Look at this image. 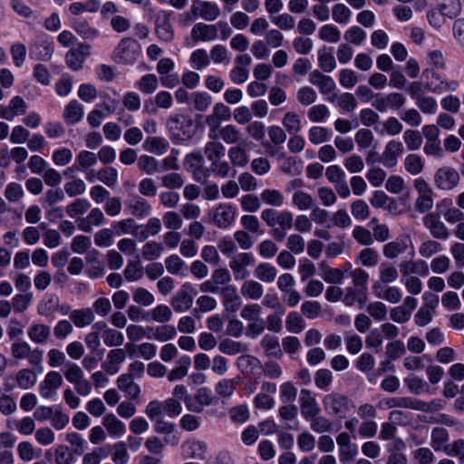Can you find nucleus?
I'll return each mask as SVG.
<instances>
[{
  "label": "nucleus",
  "mask_w": 464,
  "mask_h": 464,
  "mask_svg": "<svg viewBox=\"0 0 464 464\" xmlns=\"http://www.w3.org/2000/svg\"><path fill=\"white\" fill-rule=\"evenodd\" d=\"M372 288L378 297H381L392 304L399 303L402 297L401 290L396 286H389L383 289L382 292H378V290L382 288V285L379 282H376L372 285Z\"/></svg>",
  "instance_id": "nucleus-40"
},
{
  "label": "nucleus",
  "mask_w": 464,
  "mask_h": 464,
  "mask_svg": "<svg viewBox=\"0 0 464 464\" xmlns=\"http://www.w3.org/2000/svg\"><path fill=\"white\" fill-rule=\"evenodd\" d=\"M70 319L78 328H83L93 323L95 319L94 312L90 307L75 309L70 314Z\"/></svg>",
  "instance_id": "nucleus-29"
},
{
  "label": "nucleus",
  "mask_w": 464,
  "mask_h": 464,
  "mask_svg": "<svg viewBox=\"0 0 464 464\" xmlns=\"http://www.w3.org/2000/svg\"><path fill=\"white\" fill-rule=\"evenodd\" d=\"M164 251L162 244L156 241H149L142 247V256L144 259L152 261L158 259Z\"/></svg>",
  "instance_id": "nucleus-51"
},
{
  "label": "nucleus",
  "mask_w": 464,
  "mask_h": 464,
  "mask_svg": "<svg viewBox=\"0 0 464 464\" xmlns=\"http://www.w3.org/2000/svg\"><path fill=\"white\" fill-rule=\"evenodd\" d=\"M97 155L89 150H82L78 153L74 164L68 168L64 174L68 176L73 170L86 171L97 163Z\"/></svg>",
  "instance_id": "nucleus-21"
},
{
  "label": "nucleus",
  "mask_w": 464,
  "mask_h": 464,
  "mask_svg": "<svg viewBox=\"0 0 464 464\" xmlns=\"http://www.w3.org/2000/svg\"><path fill=\"white\" fill-rule=\"evenodd\" d=\"M169 130L176 136H185L190 138L192 136V120L184 114H175L170 116L167 121Z\"/></svg>",
  "instance_id": "nucleus-12"
},
{
  "label": "nucleus",
  "mask_w": 464,
  "mask_h": 464,
  "mask_svg": "<svg viewBox=\"0 0 464 464\" xmlns=\"http://www.w3.org/2000/svg\"><path fill=\"white\" fill-rule=\"evenodd\" d=\"M285 327L290 333H301L305 327L304 320L297 312H291L286 317Z\"/></svg>",
  "instance_id": "nucleus-54"
},
{
  "label": "nucleus",
  "mask_w": 464,
  "mask_h": 464,
  "mask_svg": "<svg viewBox=\"0 0 464 464\" xmlns=\"http://www.w3.org/2000/svg\"><path fill=\"white\" fill-rule=\"evenodd\" d=\"M167 271L171 275L185 276L188 271L187 264L178 255H170L165 259Z\"/></svg>",
  "instance_id": "nucleus-41"
},
{
  "label": "nucleus",
  "mask_w": 464,
  "mask_h": 464,
  "mask_svg": "<svg viewBox=\"0 0 464 464\" xmlns=\"http://www.w3.org/2000/svg\"><path fill=\"white\" fill-rule=\"evenodd\" d=\"M96 177L106 186L113 187L118 180V171L113 167H105L97 172Z\"/></svg>",
  "instance_id": "nucleus-60"
},
{
  "label": "nucleus",
  "mask_w": 464,
  "mask_h": 464,
  "mask_svg": "<svg viewBox=\"0 0 464 464\" xmlns=\"http://www.w3.org/2000/svg\"><path fill=\"white\" fill-rule=\"evenodd\" d=\"M63 382L61 373L55 371L49 372L39 384V392L44 399H50L56 395L57 390Z\"/></svg>",
  "instance_id": "nucleus-15"
},
{
  "label": "nucleus",
  "mask_w": 464,
  "mask_h": 464,
  "mask_svg": "<svg viewBox=\"0 0 464 464\" xmlns=\"http://www.w3.org/2000/svg\"><path fill=\"white\" fill-rule=\"evenodd\" d=\"M90 53L91 45L86 43H79L76 48L67 52L66 63L73 71H78L82 68V64Z\"/></svg>",
  "instance_id": "nucleus-13"
},
{
  "label": "nucleus",
  "mask_w": 464,
  "mask_h": 464,
  "mask_svg": "<svg viewBox=\"0 0 464 464\" xmlns=\"http://www.w3.org/2000/svg\"><path fill=\"white\" fill-rule=\"evenodd\" d=\"M237 208L231 204L221 203L213 211L212 221L219 228L229 227L236 219Z\"/></svg>",
  "instance_id": "nucleus-9"
},
{
  "label": "nucleus",
  "mask_w": 464,
  "mask_h": 464,
  "mask_svg": "<svg viewBox=\"0 0 464 464\" xmlns=\"http://www.w3.org/2000/svg\"><path fill=\"white\" fill-rule=\"evenodd\" d=\"M218 37L217 25L197 23L191 29V38L195 42L213 41Z\"/></svg>",
  "instance_id": "nucleus-20"
},
{
  "label": "nucleus",
  "mask_w": 464,
  "mask_h": 464,
  "mask_svg": "<svg viewBox=\"0 0 464 464\" xmlns=\"http://www.w3.org/2000/svg\"><path fill=\"white\" fill-rule=\"evenodd\" d=\"M30 340L38 344L46 343L51 335V328L44 324H34L27 331Z\"/></svg>",
  "instance_id": "nucleus-31"
},
{
  "label": "nucleus",
  "mask_w": 464,
  "mask_h": 464,
  "mask_svg": "<svg viewBox=\"0 0 464 464\" xmlns=\"http://www.w3.org/2000/svg\"><path fill=\"white\" fill-rule=\"evenodd\" d=\"M218 136L227 145H237L240 142L246 141L243 134L235 125L227 124L219 130Z\"/></svg>",
  "instance_id": "nucleus-28"
},
{
  "label": "nucleus",
  "mask_w": 464,
  "mask_h": 464,
  "mask_svg": "<svg viewBox=\"0 0 464 464\" xmlns=\"http://www.w3.org/2000/svg\"><path fill=\"white\" fill-rule=\"evenodd\" d=\"M323 271V278L329 284H340L344 276L343 272L339 268L329 267L324 263L320 265Z\"/></svg>",
  "instance_id": "nucleus-56"
},
{
  "label": "nucleus",
  "mask_w": 464,
  "mask_h": 464,
  "mask_svg": "<svg viewBox=\"0 0 464 464\" xmlns=\"http://www.w3.org/2000/svg\"><path fill=\"white\" fill-rule=\"evenodd\" d=\"M422 77L426 79L425 89L433 93L454 92L459 88L457 81L444 80L433 68L425 69L422 72Z\"/></svg>",
  "instance_id": "nucleus-5"
},
{
  "label": "nucleus",
  "mask_w": 464,
  "mask_h": 464,
  "mask_svg": "<svg viewBox=\"0 0 464 464\" xmlns=\"http://www.w3.org/2000/svg\"><path fill=\"white\" fill-rule=\"evenodd\" d=\"M100 7L101 2L99 0H88L85 3H72L69 6V10L73 15H79L84 12L95 13Z\"/></svg>",
  "instance_id": "nucleus-45"
},
{
  "label": "nucleus",
  "mask_w": 464,
  "mask_h": 464,
  "mask_svg": "<svg viewBox=\"0 0 464 464\" xmlns=\"http://www.w3.org/2000/svg\"><path fill=\"white\" fill-rule=\"evenodd\" d=\"M138 168L147 175L162 172L160 162L152 156L142 155L138 160Z\"/></svg>",
  "instance_id": "nucleus-37"
},
{
  "label": "nucleus",
  "mask_w": 464,
  "mask_h": 464,
  "mask_svg": "<svg viewBox=\"0 0 464 464\" xmlns=\"http://www.w3.org/2000/svg\"><path fill=\"white\" fill-rule=\"evenodd\" d=\"M118 388L126 393V395L132 400H136L140 396V388L134 382L131 375L121 374L117 380Z\"/></svg>",
  "instance_id": "nucleus-30"
},
{
  "label": "nucleus",
  "mask_w": 464,
  "mask_h": 464,
  "mask_svg": "<svg viewBox=\"0 0 464 464\" xmlns=\"http://www.w3.org/2000/svg\"><path fill=\"white\" fill-rule=\"evenodd\" d=\"M282 123L290 135L296 134L301 130V121L295 112H286L283 118Z\"/></svg>",
  "instance_id": "nucleus-57"
},
{
  "label": "nucleus",
  "mask_w": 464,
  "mask_h": 464,
  "mask_svg": "<svg viewBox=\"0 0 464 464\" xmlns=\"http://www.w3.org/2000/svg\"><path fill=\"white\" fill-rule=\"evenodd\" d=\"M218 349L223 353L235 355L246 352L247 347L246 344L239 342L225 339L219 343Z\"/></svg>",
  "instance_id": "nucleus-50"
},
{
  "label": "nucleus",
  "mask_w": 464,
  "mask_h": 464,
  "mask_svg": "<svg viewBox=\"0 0 464 464\" xmlns=\"http://www.w3.org/2000/svg\"><path fill=\"white\" fill-rule=\"evenodd\" d=\"M143 148L149 152L162 155L169 148V141L162 137H148L143 143Z\"/></svg>",
  "instance_id": "nucleus-39"
},
{
  "label": "nucleus",
  "mask_w": 464,
  "mask_h": 464,
  "mask_svg": "<svg viewBox=\"0 0 464 464\" xmlns=\"http://www.w3.org/2000/svg\"><path fill=\"white\" fill-rule=\"evenodd\" d=\"M203 151L207 160L211 163L214 160L224 158L226 148L222 142L218 140V139L210 140L206 142Z\"/></svg>",
  "instance_id": "nucleus-33"
},
{
  "label": "nucleus",
  "mask_w": 464,
  "mask_h": 464,
  "mask_svg": "<svg viewBox=\"0 0 464 464\" xmlns=\"http://www.w3.org/2000/svg\"><path fill=\"white\" fill-rule=\"evenodd\" d=\"M403 144L397 140L389 141L382 153V163L386 168H392L397 164L398 157L403 153Z\"/></svg>",
  "instance_id": "nucleus-18"
},
{
  "label": "nucleus",
  "mask_w": 464,
  "mask_h": 464,
  "mask_svg": "<svg viewBox=\"0 0 464 464\" xmlns=\"http://www.w3.org/2000/svg\"><path fill=\"white\" fill-rule=\"evenodd\" d=\"M149 316L154 322L165 324L171 320L172 311L166 304H159L148 312Z\"/></svg>",
  "instance_id": "nucleus-44"
},
{
  "label": "nucleus",
  "mask_w": 464,
  "mask_h": 464,
  "mask_svg": "<svg viewBox=\"0 0 464 464\" xmlns=\"http://www.w3.org/2000/svg\"><path fill=\"white\" fill-rule=\"evenodd\" d=\"M408 236L399 237L394 241L389 242L383 246V255L390 259L396 258L408 248Z\"/></svg>",
  "instance_id": "nucleus-26"
},
{
  "label": "nucleus",
  "mask_w": 464,
  "mask_h": 464,
  "mask_svg": "<svg viewBox=\"0 0 464 464\" xmlns=\"http://www.w3.org/2000/svg\"><path fill=\"white\" fill-rule=\"evenodd\" d=\"M59 306V299L55 295L44 297L37 306V312L41 315L47 316L57 310Z\"/></svg>",
  "instance_id": "nucleus-55"
},
{
  "label": "nucleus",
  "mask_w": 464,
  "mask_h": 464,
  "mask_svg": "<svg viewBox=\"0 0 464 464\" xmlns=\"http://www.w3.org/2000/svg\"><path fill=\"white\" fill-rule=\"evenodd\" d=\"M261 218L271 228V236L276 241H282L294 226V216L288 210L278 212L273 208H266L261 212Z\"/></svg>",
  "instance_id": "nucleus-1"
},
{
  "label": "nucleus",
  "mask_w": 464,
  "mask_h": 464,
  "mask_svg": "<svg viewBox=\"0 0 464 464\" xmlns=\"http://www.w3.org/2000/svg\"><path fill=\"white\" fill-rule=\"evenodd\" d=\"M319 38L324 42L335 44L338 43L341 39V32L334 24H327L320 28Z\"/></svg>",
  "instance_id": "nucleus-49"
},
{
  "label": "nucleus",
  "mask_w": 464,
  "mask_h": 464,
  "mask_svg": "<svg viewBox=\"0 0 464 464\" xmlns=\"http://www.w3.org/2000/svg\"><path fill=\"white\" fill-rule=\"evenodd\" d=\"M403 140L409 150H418L423 142L421 133L413 129L406 130L403 133Z\"/></svg>",
  "instance_id": "nucleus-46"
},
{
  "label": "nucleus",
  "mask_w": 464,
  "mask_h": 464,
  "mask_svg": "<svg viewBox=\"0 0 464 464\" xmlns=\"http://www.w3.org/2000/svg\"><path fill=\"white\" fill-rule=\"evenodd\" d=\"M83 116L82 105L76 100L71 101L65 107L63 119L68 124H75L82 120Z\"/></svg>",
  "instance_id": "nucleus-36"
},
{
  "label": "nucleus",
  "mask_w": 464,
  "mask_h": 464,
  "mask_svg": "<svg viewBox=\"0 0 464 464\" xmlns=\"http://www.w3.org/2000/svg\"><path fill=\"white\" fill-rule=\"evenodd\" d=\"M141 46L132 37L122 38L113 51L112 59L120 64H133L140 55Z\"/></svg>",
  "instance_id": "nucleus-3"
},
{
  "label": "nucleus",
  "mask_w": 464,
  "mask_h": 464,
  "mask_svg": "<svg viewBox=\"0 0 464 464\" xmlns=\"http://www.w3.org/2000/svg\"><path fill=\"white\" fill-rule=\"evenodd\" d=\"M191 360L188 355L180 357L176 362V366L169 372L168 380L169 382H175L183 379L188 372Z\"/></svg>",
  "instance_id": "nucleus-35"
},
{
  "label": "nucleus",
  "mask_w": 464,
  "mask_h": 464,
  "mask_svg": "<svg viewBox=\"0 0 464 464\" xmlns=\"http://www.w3.org/2000/svg\"><path fill=\"white\" fill-rule=\"evenodd\" d=\"M367 299V294L362 293L354 288L347 287L343 302L347 306H352L355 303H358L362 307L366 304Z\"/></svg>",
  "instance_id": "nucleus-48"
},
{
  "label": "nucleus",
  "mask_w": 464,
  "mask_h": 464,
  "mask_svg": "<svg viewBox=\"0 0 464 464\" xmlns=\"http://www.w3.org/2000/svg\"><path fill=\"white\" fill-rule=\"evenodd\" d=\"M318 65L325 72H333L336 67L334 56L325 49L320 50L318 52Z\"/></svg>",
  "instance_id": "nucleus-58"
},
{
  "label": "nucleus",
  "mask_w": 464,
  "mask_h": 464,
  "mask_svg": "<svg viewBox=\"0 0 464 464\" xmlns=\"http://www.w3.org/2000/svg\"><path fill=\"white\" fill-rule=\"evenodd\" d=\"M459 172L452 167H441L434 174V183L439 189L451 190L459 183Z\"/></svg>",
  "instance_id": "nucleus-7"
},
{
  "label": "nucleus",
  "mask_w": 464,
  "mask_h": 464,
  "mask_svg": "<svg viewBox=\"0 0 464 464\" xmlns=\"http://www.w3.org/2000/svg\"><path fill=\"white\" fill-rule=\"evenodd\" d=\"M220 295L226 311L236 313L242 306V299L235 285H227L222 287Z\"/></svg>",
  "instance_id": "nucleus-16"
},
{
  "label": "nucleus",
  "mask_w": 464,
  "mask_h": 464,
  "mask_svg": "<svg viewBox=\"0 0 464 464\" xmlns=\"http://www.w3.org/2000/svg\"><path fill=\"white\" fill-rule=\"evenodd\" d=\"M73 30L84 40H94L100 34L97 28L92 27L84 19H76L72 23Z\"/></svg>",
  "instance_id": "nucleus-32"
},
{
  "label": "nucleus",
  "mask_w": 464,
  "mask_h": 464,
  "mask_svg": "<svg viewBox=\"0 0 464 464\" xmlns=\"http://www.w3.org/2000/svg\"><path fill=\"white\" fill-rule=\"evenodd\" d=\"M53 53V43L47 40L34 43L30 47V55L37 61H49Z\"/></svg>",
  "instance_id": "nucleus-25"
},
{
  "label": "nucleus",
  "mask_w": 464,
  "mask_h": 464,
  "mask_svg": "<svg viewBox=\"0 0 464 464\" xmlns=\"http://www.w3.org/2000/svg\"><path fill=\"white\" fill-rule=\"evenodd\" d=\"M293 204L300 210L312 208L315 204L314 198L302 190H298L293 195Z\"/></svg>",
  "instance_id": "nucleus-59"
},
{
  "label": "nucleus",
  "mask_w": 464,
  "mask_h": 464,
  "mask_svg": "<svg viewBox=\"0 0 464 464\" xmlns=\"http://www.w3.org/2000/svg\"><path fill=\"white\" fill-rule=\"evenodd\" d=\"M125 206L130 213L136 218L148 216L151 211V207L147 199L134 195L125 201Z\"/></svg>",
  "instance_id": "nucleus-19"
},
{
  "label": "nucleus",
  "mask_w": 464,
  "mask_h": 464,
  "mask_svg": "<svg viewBox=\"0 0 464 464\" xmlns=\"http://www.w3.org/2000/svg\"><path fill=\"white\" fill-rule=\"evenodd\" d=\"M260 198L264 203L277 208L283 206L285 200L284 195L281 191L269 188L262 191Z\"/></svg>",
  "instance_id": "nucleus-52"
},
{
  "label": "nucleus",
  "mask_w": 464,
  "mask_h": 464,
  "mask_svg": "<svg viewBox=\"0 0 464 464\" xmlns=\"http://www.w3.org/2000/svg\"><path fill=\"white\" fill-rule=\"evenodd\" d=\"M195 288L189 283H185L181 288L172 296L170 304L177 313L189 310L193 304Z\"/></svg>",
  "instance_id": "nucleus-6"
},
{
  "label": "nucleus",
  "mask_w": 464,
  "mask_h": 464,
  "mask_svg": "<svg viewBox=\"0 0 464 464\" xmlns=\"http://www.w3.org/2000/svg\"><path fill=\"white\" fill-rule=\"evenodd\" d=\"M309 82L319 88L320 92L328 94L332 92L336 85L332 77L322 73L318 70L313 71L309 75Z\"/></svg>",
  "instance_id": "nucleus-24"
},
{
  "label": "nucleus",
  "mask_w": 464,
  "mask_h": 464,
  "mask_svg": "<svg viewBox=\"0 0 464 464\" xmlns=\"http://www.w3.org/2000/svg\"><path fill=\"white\" fill-rule=\"evenodd\" d=\"M102 337L104 344L108 347L121 346L124 342L123 334L113 328L103 331Z\"/></svg>",
  "instance_id": "nucleus-61"
},
{
  "label": "nucleus",
  "mask_w": 464,
  "mask_h": 464,
  "mask_svg": "<svg viewBox=\"0 0 464 464\" xmlns=\"http://www.w3.org/2000/svg\"><path fill=\"white\" fill-rule=\"evenodd\" d=\"M323 405L325 412L331 416L344 419L355 408L353 401L345 394L339 392H332L323 398Z\"/></svg>",
  "instance_id": "nucleus-2"
},
{
  "label": "nucleus",
  "mask_w": 464,
  "mask_h": 464,
  "mask_svg": "<svg viewBox=\"0 0 464 464\" xmlns=\"http://www.w3.org/2000/svg\"><path fill=\"white\" fill-rule=\"evenodd\" d=\"M16 383L23 390H29L36 383L37 377L33 369L24 368L16 374Z\"/></svg>",
  "instance_id": "nucleus-43"
},
{
  "label": "nucleus",
  "mask_w": 464,
  "mask_h": 464,
  "mask_svg": "<svg viewBox=\"0 0 464 464\" xmlns=\"http://www.w3.org/2000/svg\"><path fill=\"white\" fill-rule=\"evenodd\" d=\"M214 398L207 388H199L194 395L184 398L186 408L192 412L201 413L205 407L213 403Z\"/></svg>",
  "instance_id": "nucleus-8"
},
{
  "label": "nucleus",
  "mask_w": 464,
  "mask_h": 464,
  "mask_svg": "<svg viewBox=\"0 0 464 464\" xmlns=\"http://www.w3.org/2000/svg\"><path fill=\"white\" fill-rule=\"evenodd\" d=\"M227 157L230 160V164L234 166L235 169L246 167L250 160L246 140L229 147L227 150Z\"/></svg>",
  "instance_id": "nucleus-17"
},
{
  "label": "nucleus",
  "mask_w": 464,
  "mask_h": 464,
  "mask_svg": "<svg viewBox=\"0 0 464 464\" xmlns=\"http://www.w3.org/2000/svg\"><path fill=\"white\" fill-rule=\"evenodd\" d=\"M177 335V329L172 324H161L157 327H148V339H154L156 341L165 343L172 340Z\"/></svg>",
  "instance_id": "nucleus-22"
},
{
  "label": "nucleus",
  "mask_w": 464,
  "mask_h": 464,
  "mask_svg": "<svg viewBox=\"0 0 464 464\" xmlns=\"http://www.w3.org/2000/svg\"><path fill=\"white\" fill-rule=\"evenodd\" d=\"M307 421H310V428L316 433H324L332 430L333 422L324 415L320 413L313 418H310Z\"/></svg>",
  "instance_id": "nucleus-53"
},
{
  "label": "nucleus",
  "mask_w": 464,
  "mask_h": 464,
  "mask_svg": "<svg viewBox=\"0 0 464 464\" xmlns=\"http://www.w3.org/2000/svg\"><path fill=\"white\" fill-rule=\"evenodd\" d=\"M91 204L85 198H77L71 204L67 205L65 210L69 217L75 218L82 215L90 208Z\"/></svg>",
  "instance_id": "nucleus-62"
},
{
  "label": "nucleus",
  "mask_w": 464,
  "mask_h": 464,
  "mask_svg": "<svg viewBox=\"0 0 464 464\" xmlns=\"http://www.w3.org/2000/svg\"><path fill=\"white\" fill-rule=\"evenodd\" d=\"M161 185L168 189L180 188L185 180L183 177L178 172H171L160 178Z\"/></svg>",
  "instance_id": "nucleus-64"
},
{
  "label": "nucleus",
  "mask_w": 464,
  "mask_h": 464,
  "mask_svg": "<svg viewBox=\"0 0 464 464\" xmlns=\"http://www.w3.org/2000/svg\"><path fill=\"white\" fill-rule=\"evenodd\" d=\"M300 411L303 418L308 420L321 412L314 394L307 389H302L299 396Z\"/></svg>",
  "instance_id": "nucleus-11"
},
{
  "label": "nucleus",
  "mask_w": 464,
  "mask_h": 464,
  "mask_svg": "<svg viewBox=\"0 0 464 464\" xmlns=\"http://www.w3.org/2000/svg\"><path fill=\"white\" fill-rule=\"evenodd\" d=\"M11 354L14 359H27L29 364L38 372L43 371L44 352L39 348L32 349L31 345L25 341H17L12 343Z\"/></svg>",
  "instance_id": "nucleus-4"
},
{
  "label": "nucleus",
  "mask_w": 464,
  "mask_h": 464,
  "mask_svg": "<svg viewBox=\"0 0 464 464\" xmlns=\"http://www.w3.org/2000/svg\"><path fill=\"white\" fill-rule=\"evenodd\" d=\"M350 276L353 278V285L350 287L357 289L362 293L367 294V283L369 279L368 273H366L364 270L361 268H356L351 272Z\"/></svg>",
  "instance_id": "nucleus-47"
},
{
  "label": "nucleus",
  "mask_w": 464,
  "mask_h": 464,
  "mask_svg": "<svg viewBox=\"0 0 464 464\" xmlns=\"http://www.w3.org/2000/svg\"><path fill=\"white\" fill-rule=\"evenodd\" d=\"M182 450L186 458L192 459L204 460L208 451V446L205 442L190 440L183 443Z\"/></svg>",
  "instance_id": "nucleus-23"
},
{
  "label": "nucleus",
  "mask_w": 464,
  "mask_h": 464,
  "mask_svg": "<svg viewBox=\"0 0 464 464\" xmlns=\"http://www.w3.org/2000/svg\"><path fill=\"white\" fill-rule=\"evenodd\" d=\"M241 294L247 299L258 300L264 294V287L256 280H246L241 285Z\"/></svg>",
  "instance_id": "nucleus-38"
},
{
  "label": "nucleus",
  "mask_w": 464,
  "mask_h": 464,
  "mask_svg": "<svg viewBox=\"0 0 464 464\" xmlns=\"http://www.w3.org/2000/svg\"><path fill=\"white\" fill-rule=\"evenodd\" d=\"M256 277L266 283H272L277 275L276 268L269 263H260L255 268Z\"/></svg>",
  "instance_id": "nucleus-42"
},
{
  "label": "nucleus",
  "mask_w": 464,
  "mask_h": 464,
  "mask_svg": "<svg viewBox=\"0 0 464 464\" xmlns=\"http://www.w3.org/2000/svg\"><path fill=\"white\" fill-rule=\"evenodd\" d=\"M406 353L405 345L401 340H394L386 345L387 362L400 358Z\"/></svg>",
  "instance_id": "nucleus-63"
},
{
  "label": "nucleus",
  "mask_w": 464,
  "mask_h": 464,
  "mask_svg": "<svg viewBox=\"0 0 464 464\" xmlns=\"http://www.w3.org/2000/svg\"><path fill=\"white\" fill-rule=\"evenodd\" d=\"M209 171L215 176L221 179H227L228 177H235L237 170L234 166L230 164V160L227 161L224 158L214 160L210 163Z\"/></svg>",
  "instance_id": "nucleus-27"
},
{
  "label": "nucleus",
  "mask_w": 464,
  "mask_h": 464,
  "mask_svg": "<svg viewBox=\"0 0 464 464\" xmlns=\"http://www.w3.org/2000/svg\"><path fill=\"white\" fill-rule=\"evenodd\" d=\"M102 424L111 437H121L126 431L125 424L112 413L103 418Z\"/></svg>",
  "instance_id": "nucleus-34"
},
{
  "label": "nucleus",
  "mask_w": 464,
  "mask_h": 464,
  "mask_svg": "<svg viewBox=\"0 0 464 464\" xmlns=\"http://www.w3.org/2000/svg\"><path fill=\"white\" fill-rule=\"evenodd\" d=\"M255 260L251 253H239L229 262V267L236 280H244L249 276L247 266H252Z\"/></svg>",
  "instance_id": "nucleus-10"
},
{
  "label": "nucleus",
  "mask_w": 464,
  "mask_h": 464,
  "mask_svg": "<svg viewBox=\"0 0 464 464\" xmlns=\"http://www.w3.org/2000/svg\"><path fill=\"white\" fill-rule=\"evenodd\" d=\"M423 224L435 239L446 240L450 237V231L436 213H429L423 218Z\"/></svg>",
  "instance_id": "nucleus-14"
}]
</instances>
